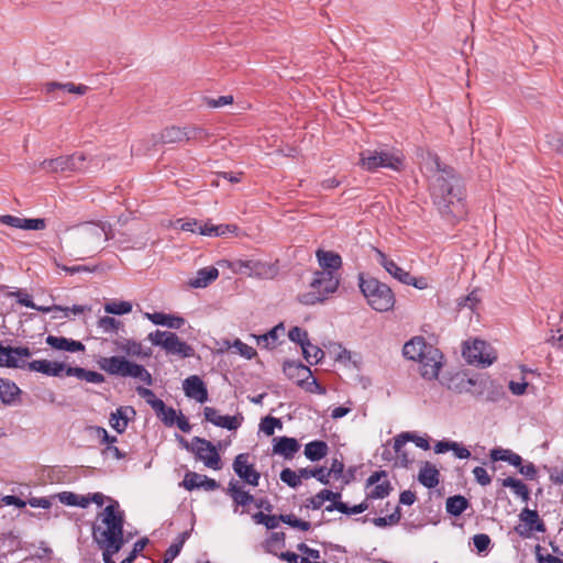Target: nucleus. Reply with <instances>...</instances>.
<instances>
[{
	"instance_id": "obj_47",
	"label": "nucleus",
	"mask_w": 563,
	"mask_h": 563,
	"mask_svg": "<svg viewBox=\"0 0 563 563\" xmlns=\"http://www.w3.org/2000/svg\"><path fill=\"white\" fill-rule=\"evenodd\" d=\"M284 332L283 324H278L274 327L269 332L263 335H253L256 339V342L258 345H263L265 347H268L271 344H275V342L278 340L279 334Z\"/></svg>"
},
{
	"instance_id": "obj_27",
	"label": "nucleus",
	"mask_w": 563,
	"mask_h": 563,
	"mask_svg": "<svg viewBox=\"0 0 563 563\" xmlns=\"http://www.w3.org/2000/svg\"><path fill=\"white\" fill-rule=\"evenodd\" d=\"M191 135L186 129L169 126L164 129L155 140V143L173 144L184 140H190Z\"/></svg>"
},
{
	"instance_id": "obj_41",
	"label": "nucleus",
	"mask_w": 563,
	"mask_h": 563,
	"mask_svg": "<svg viewBox=\"0 0 563 563\" xmlns=\"http://www.w3.org/2000/svg\"><path fill=\"white\" fill-rule=\"evenodd\" d=\"M47 92H52L55 89H63L69 93L85 95L88 91V87L85 85H75L74 82H48L45 86Z\"/></svg>"
},
{
	"instance_id": "obj_56",
	"label": "nucleus",
	"mask_w": 563,
	"mask_h": 563,
	"mask_svg": "<svg viewBox=\"0 0 563 563\" xmlns=\"http://www.w3.org/2000/svg\"><path fill=\"white\" fill-rule=\"evenodd\" d=\"M121 322L112 317H102L98 320V327L104 333H111L119 329Z\"/></svg>"
},
{
	"instance_id": "obj_63",
	"label": "nucleus",
	"mask_w": 563,
	"mask_h": 563,
	"mask_svg": "<svg viewBox=\"0 0 563 563\" xmlns=\"http://www.w3.org/2000/svg\"><path fill=\"white\" fill-rule=\"evenodd\" d=\"M473 543L478 552H484L490 544V538L484 533L475 534L473 538Z\"/></svg>"
},
{
	"instance_id": "obj_30",
	"label": "nucleus",
	"mask_w": 563,
	"mask_h": 563,
	"mask_svg": "<svg viewBox=\"0 0 563 563\" xmlns=\"http://www.w3.org/2000/svg\"><path fill=\"white\" fill-rule=\"evenodd\" d=\"M316 256L319 265L324 269L323 272H335L342 265L341 256L332 251L318 250Z\"/></svg>"
},
{
	"instance_id": "obj_53",
	"label": "nucleus",
	"mask_w": 563,
	"mask_h": 563,
	"mask_svg": "<svg viewBox=\"0 0 563 563\" xmlns=\"http://www.w3.org/2000/svg\"><path fill=\"white\" fill-rule=\"evenodd\" d=\"M280 479L288 486L296 488L301 484L300 475L290 468H284L280 473Z\"/></svg>"
},
{
	"instance_id": "obj_19",
	"label": "nucleus",
	"mask_w": 563,
	"mask_h": 563,
	"mask_svg": "<svg viewBox=\"0 0 563 563\" xmlns=\"http://www.w3.org/2000/svg\"><path fill=\"white\" fill-rule=\"evenodd\" d=\"M184 391L187 397L203 404L208 400V390L200 377L192 375L184 380Z\"/></svg>"
},
{
	"instance_id": "obj_57",
	"label": "nucleus",
	"mask_w": 563,
	"mask_h": 563,
	"mask_svg": "<svg viewBox=\"0 0 563 563\" xmlns=\"http://www.w3.org/2000/svg\"><path fill=\"white\" fill-rule=\"evenodd\" d=\"M277 427L282 428V422L279 419L274 417L264 418L260 424L261 431H263L266 435H273L275 428Z\"/></svg>"
},
{
	"instance_id": "obj_8",
	"label": "nucleus",
	"mask_w": 563,
	"mask_h": 563,
	"mask_svg": "<svg viewBox=\"0 0 563 563\" xmlns=\"http://www.w3.org/2000/svg\"><path fill=\"white\" fill-rule=\"evenodd\" d=\"M147 339L152 344L164 349L167 354L177 355L183 358L191 357L195 354L194 349L181 341L174 332L156 330L151 332Z\"/></svg>"
},
{
	"instance_id": "obj_12",
	"label": "nucleus",
	"mask_w": 563,
	"mask_h": 563,
	"mask_svg": "<svg viewBox=\"0 0 563 563\" xmlns=\"http://www.w3.org/2000/svg\"><path fill=\"white\" fill-rule=\"evenodd\" d=\"M442 354L441 352L434 347L430 346L423 357H420L417 362H419V372L420 375L426 379H435L439 375L440 368L442 366Z\"/></svg>"
},
{
	"instance_id": "obj_1",
	"label": "nucleus",
	"mask_w": 563,
	"mask_h": 563,
	"mask_svg": "<svg viewBox=\"0 0 563 563\" xmlns=\"http://www.w3.org/2000/svg\"><path fill=\"white\" fill-rule=\"evenodd\" d=\"M420 168L431 181V195L439 210L454 217L462 216L463 186L452 168L441 166L437 155L422 152Z\"/></svg>"
},
{
	"instance_id": "obj_16",
	"label": "nucleus",
	"mask_w": 563,
	"mask_h": 563,
	"mask_svg": "<svg viewBox=\"0 0 563 563\" xmlns=\"http://www.w3.org/2000/svg\"><path fill=\"white\" fill-rule=\"evenodd\" d=\"M32 355L29 347H5L0 345V366L20 367Z\"/></svg>"
},
{
	"instance_id": "obj_52",
	"label": "nucleus",
	"mask_w": 563,
	"mask_h": 563,
	"mask_svg": "<svg viewBox=\"0 0 563 563\" xmlns=\"http://www.w3.org/2000/svg\"><path fill=\"white\" fill-rule=\"evenodd\" d=\"M155 413L167 427H173L176 422L177 416L179 415L174 408L166 407L165 404L163 410H156Z\"/></svg>"
},
{
	"instance_id": "obj_36",
	"label": "nucleus",
	"mask_w": 563,
	"mask_h": 563,
	"mask_svg": "<svg viewBox=\"0 0 563 563\" xmlns=\"http://www.w3.org/2000/svg\"><path fill=\"white\" fill-rule=\"evenodd\" d=\"M145 316L154 324L165 325L169 329H179L185 322L180 317H175L163 312L146 313Z\"/></svg>"
},
{
	"instance_id": "obj_35",
	"label": "nucleus",
	"mask_w": 563,
	"mask_h": 563,
	"mask_svg": "<svg viewBox=\"0 0 563 563\" xmlns=\"http://www.w3.org/2000/svg\"><path fill=\"white\" fill-rule=\"evenodd\" d=\"M228 494L236 506H246L254 500V497L249 492H245L242 485L235 479L229 483Z\"/></svg>"
},
{
	"instance_id": "obj_59",
	"label": "nucleus",
	"mask_w": 563,
	"mask_h": 563,
	"mask_svg": "<svg viewBox=\"0 0 563 563\" xmlns=\"http://www.w3.org/2000/svg\"><path fill=\"white\" fill-rule=\"evenodd\" d=\"M400 520V510L397 508L391 515L387 517H378L374 519V525L379 528H384L386 526H393L398 523Z\"/></svg>"
},
{
	"instance_id": "obj_11",
	"label": "nucleus",
	"mask_w": 563,
	"mask_h": 563,
	"mask_svg": "<svg viewBox=\"0 0 563 563\" xmlns=\"http://www.w3.org/2000/svg\"><path fill=\"white\" fill-rule=\"evenodd\" d=\"M186 449L191 450L196 457L205 463V465L212 470L221 468V460L214 445L199 437H195L191 444L185 443Z\"/></svg>"
},
{
	"instance_id": "obj_10",
	"label": "nucleus",
	"mask_w": 563,
	"mask_h": 563,
	"mask_svg": "<svg viewBox=\"0 0 563 563\" xmlns=\"http://www.w3.org/2000/svg\"><path fill=\"white\" fill-rule=\"evenodd\" d=\"M494 387V382L486 375H475L472 377L461 376L457 391L467 393L475 397H486V399H494L490 396V390H493Z\"/></svg>"
},
{
	"instance_id": "obj_50",
	"label": "nucleus",
	"mask_w": 563,
	"mask_h": 563,
	"mask_svg": "<svg viewBox=\"0 0 563 563\" xmlns=\"http://www.w3.org/2000/svg\"><path fill=\"white\" fill-rule=\"evenodd\" d=\"M225 345L230 349L233 347L236 353H239L242 357L246 360H251L256 355L255 349L252 346L245 344L241 340L236 339L233 341L232 344H230L229 341L225 342Z\"/></svg>"
},
{
	"instance_id": "obj_37",
	"label": "nucleus",
	"mask_w": 563,
	"mask_h": 563,
	"mask_svg": "<svg viewBox=\"0 0 563 563\" xmlns=\"http://www.w3.org/2000/svg\"><path fill=\"white\" fill-rule=\"evenodd\" d=\"M489 456H490L492 461H494V462L504 461V462H508L510 465H514V466H520L521 462H522V459L520 455H518L517 453H514L511 450H508V449H501V448L493 449L489 453Z\"/></svg>"
},
{
	"instance_id": "obj_7",
	"label": "nucleus",
	"mask_w": 563,
	"mask_h": 563,
	"mask_svg": "<svg viewBox=\"0 0 563 563\" xmlns=\"http://www.w3.org/2000/svg\"><path fill=\"white\" fill-rule=\"evenodd\" d=\"M340 284L339 277L333 272H316L310 283L311 291L301 295L303 305H314L324 301L330 294L336 291Z\"/></svg>"
},
{
	"instance_id": "obj_40",
	"label": "nucleus",
	"mask_w": 563,
	"mask_h": 563,
	"mask_svg": "<svg viewBox=\"0 0 563 563\" xmlns=\"http://www.w3.org/2000/svg\"><path fill=\"white\" fill-rule=\"evenodd\" d=\"M520 520L529 526V530L543 532L545 530L544 523L540 521L539 515L536 510L528 508L523 509L520 514Z\"/></svg>"
},
{
	"instance_id": "obj_6",
	"label": "nucleus",
	"mask_w": 563,
	"mask_h": 563,
	"mask_svg": "<svg viewBox=\"0 0 563 563\" xmlns=\"http://www.w3.org/2000/svg\"><path fill=\"white\" fill-rule=\"evenodd\" d=\"M360 166L367 172H375L378 168L399 172L404 168V156L396 150H365L360 154Z\"/></svg>"
},
{
	"instance_id": "obj_55",
	"label": "nucleus",
	"mask_w": 563,
	"mask_h": 563,
	"mask_svg": "<svg viewBox=\"0 0 563 563\" xmlns=\"http://www.w3.org/2000/svg\"><path fill=\"white\" fill-rule=\"evenodd\" d=\"M280 521L287 523L294 528L307 531L310 529V522L298 519L294 515H282L279 516Z\"/></svg>"
},
{
	"instance_id": "obj_9",
	"label": "nucleus",
	"mask_w": 563,
	"mask_h": 563,
	"mask_svg": "<svg viewBox=\"0 0 563 563\" xmlns=\"http://www.w3.org/2000/svg\"><path fill=\"white\" fill-rule=\"evenodd\" d=\"M463 356L470 364H476L481 366H489L497 358L494 349L482 340L465 342L463 347Z\"/></svg>"
},
{
	"instance_id": "obj_26",
	"label": "nucleus",
	"mask_w": 563,
	"mask_h": 563,
	"mask_svg": "<svg viewBox=\"0 0 563 563\" xmlns=\"http://www.w3.org/2000/svg\"><path fill=\"white\" fill-rule=\"evenodd\" d=\"M135 416L132 407H120L111 413L109 423L119 433H122L130 421Z\"/></svg>"
},
{
	"instance_id": "obj_3",
	"label": "nucleus",
	"mask_w": 563,
	"mask_h": 563,
	"mask_svg": "<svg viewBox=\"0 0 563 563\" xmlns=\"http://www.w3.org/2000/svg\"><path fill=\"white\" fill-rule=\"evenodd\" d=\"M124 515L115 500L100 511L92 526V538L98 545H109L114 549L123 547Z\"/></svg>"
},
{
	"instance_id": "obj_33",
	"label": "nucleus",
	"mask_w": 563,
	"mask_h": 563,
	"mask_svg": "<svg viewBox=\"0 0 563 563\" xmlns=\"http://www.w3.org/2000/svg\"><path fill=\"white\" fill-rule=\"evenodd\" d=\"M411 439V434L408 432L401 433L397 435L394 440V451L396 453V464L400 466H408L410 463L409 454L406 451L405 446L407 442Z\"/></svg>"
},
{
	"instance_id": "obj_45",
	"label": "nucleus",
	"mask_w": 563,
	"mask_h": 563,
	"mask_svg": "<svg viewBox=\"0 0 563 563\" xmlns=\"http://www.w3.org/2000/svg\"><path fill=\"white\" fill-rule=\"evenodd\" d=\"M503 486L511 488L518 497L522 498V500H528L529 490L521 481L514 477H507L503 481Z\"/></svg>"
},
{
	"instance_id": "obj_58",
	"label": "nucleus",
	"mask_w": 563,
	"mask_h": 563,
	"mask_svg": "<svg viewBox=\"0 0 563 563\" xmlns=\"http://www.w3.org/2000/svg\"><path fill=\"white\" fill-rule=\"evenodd\" d=\"M253 519L256 523L264 525L267 529H275L280 521L279 517L265 515L263 512H257L253 516Z\"/></svg>"
},
{
	"instance_id": "obj_32",
	"label": "nucleus",
	"mask_w": 563,
	"mask_h": 563,
	"mask_svg": "<svg viewBox=\"0 0 563 563\" xmlns=\"http://www.w3.org/2000/svg\"><path fill=\"white\" fill-rule=\"evenodd\" d=\"M439 471L430 462H423L419 474L418 481L428 488H434L439 484Z\"/></svg>"
},
{
	"instance_id": "obj_43",
	"label": "nucleus",
	"mask_w": 563,
	"mask_h": 563,
	"mask_svg": "<svg viewBox=\"0 0 563 563\" xmlns=\"http://www.w3.org/2000/svg\"><path fill=\"white\" fill-rule=\"evenodd\" d=\"M445 506L449 514L460 516L468 507V501L465 497L456 495L449 497Z\"/></svg>"
},
{
	"instance_id": "obj_18",
	"label": "nucleus",
	"mask_w": 563,
	"mask_h": 563,
	"mask_svg": "<svg viewBox=\"0 0 563 563\" xmlns=\"http://www.w3.org/2000/svg\"><path fill=\"white\" fill-rule=\"evenodd\" d=\"M115 349L131 357H148L151 350H144L141 342L128 338H118L113 341Z\"/></svg>"
},
{
	"instance_id": "obj_15",
	"label": "nucleus",
	"mask_w": 563,
	"mask_h": 563,
	"mask_svg": "<svg viewBox=\"0 0 563 563\" xmlns=\"http://www.w3.org/2000/svg\"><path fill=\"white\" fill-rule=\"evenodd\" d=\"M368 498L382 499L389 495L391 486L385 472L373 473L366 482Z\"/></svg>"
},
{
	"instance_id": "obj_28",
	"label": "nucleus",
	"mask_w": 563,
	"mask_h": 563,
	"mask_svg": "<svg viewBox=\"0 0 563 563\" xmlns=\"http://www.w3.org/2000/svg\"><path fill=\"white\" fill-rule=\"evenodd\" d=\"M29 368L48 376H60L65 369L64 364L47 360H35L29 364Z\"/></svg>"
},
{
	"instance_id": "obj_39",
	"label": "nucleus",
	"mask_w": 563,
	"mask_h": 563,
	"mask_svg": "<svg viewBox=\"0 0 563 563\" xmlns=\"http://www.w3.org/2000/svg\"><path fill=\"white\" fill-rule=\"evenodd\" d=\"M328 444L323 441H312L306 444L305 455L310 461H319L328 453Z\"/></svg>"
},
{
	"instance_id": "obj_61",
	"label": "nucleus",
	"mask_w": 563,
	"mask_h": 563,
	"mask_svg": "<svg viewBox=\"0 0 563 563\" xmlns=\"http://www.w3.org/2000/svg\"><path fill=\"white\" fill-rule=\"evenodd\" d=\"M473 475L476 482L482 486H487L492 482V477L488 475L487 471L482 466H476L473 470Z\"/></svg>"
},
{
	"instance_id": "obj_14",
	"label": "nucleus",
	"mask_w": 563,
	"mask_h": 563,
	"mask_svg": "<svg viewBox=\"0 0 563 563\" xmlns=\"http://www.w3.org/2000/svg\"><path fill=\"white\" fill-rule=\"evenodd\" d=\"M249 459L247 453L236 455L233 462V470L246 484L257 486L261 475L254 465L249 462Z\"/></svg>"
},
{
	"instance_id": "obj_13",
	"label": "nucleus",
	"mask_w": 563,
	"mask_h": 563,
	"mask_svg": "<svg viewBox=\"0 0 563 563\" xmlns=\"http://www.w3.org/2000/svg\"><path fill=\"white\" fill-rule=\"evenodd\" d=\"M52 498L58 499L62 504L67 506H78L81 508L88 507L90 503L102 506L107 497L102 493H95L92 495H78L73 492H62L53 495Z\"/></svg>"
},
{
	"instance_id": "obj_34",
	"label": "nucleus",
	"mask_w": 563,
	"mask_h": 563,
	"mask_svg": "<svg viewBox=\"0 0 563 563\" xmlns=\"http://www.w3.org/2000/svg\"><path fill=\"white\" fill-rule=\"evenodd\" d=\"M238 227L235 224H211L205 223L203 225H199L198 232L201 235L206 236H224L229 233L236 234Z\"/></svg>"
},
{
	"instance_id": "obj_48",
	"label": "nucleus",
	"mask_w": 563,
	"mask_h": 563,
	"mask_svg": "<svg viewBox=\"0 0 563 563\" xmlns=\"http://www.w3.org/2000/svg\"><path fill=\"white\" fill-rule=\"evenodd\" d=\"M136 391L142 398L145 399V401L152 407L154 411L163 410L164 401L156 398L155 394L151 389L145 387H137Z\"/></svg>"
},
{
	"instance_id": "obj_60",
	"label": "nucleus",
	"mask_w": 563,
	"mask_h": 563,
	"mask_svg": "<svg viewBox=\"0 0 563 563\" xmlns=\"http://www.w3.org/2000/svg\"><path fill=\"white\" fill-rule=\"evenodd\" d=\"M288 338L290 341L300 344L301 349H303V344L309 341L307 331L299 327L291 328L288 332Z\"/></svg>"
},
{
	"instance_id": "obj_44",
	"label": "nucleus",
	"mask_w": 563,
	"mask_h": 563,
	"mask_svg": "<svg viewBox=\"0 0 563 563\" xmlns=\"http://www.w3.org/2000/svg\"><path fill=\"white\" fill-rule=\"evenodd\" d=\"M302 354L305 360L311 365L319 363L324 356V352L310 341L303 344Z\"/></svg>"
},
{
	"instance_id": "obj_25",
	"label": "nucleus",
	"mask_w": 563,
	"mask_h": 563,
	"mask_svg": "<svg viewBox=\"0 0 563 563\" xmlns=\"http://www.w3.org/2000/svg\"><path fill=\"white\" fill-rule=\"evenodd\" d=\"M430 346L423 338L415 336L404 345L402 353L406 358L418 361L423 357Z\"/></svg>"
},
{
	"instance_id": "obj_42",
	"label": "nucleus",
	"mask_w": 563,
	"mask_h": 563,
	"mask_svg": "<svg viewBox=\"0 0 563 563\" xmlns=\"http://www.w3.org/2000/svg\"><path fill=\"white\" fill-rule=\"evenodd\" d=\"M341 497L340 493H334L332 490L322 489L316 496L309 499L308 507L312 509H319L323 506L324 501H335Z\"/></svg>"
},
{
	"instance_id": "obj_64",
	"label": "nucleus",
	"mask_w": 563,
	"mask_h": 563,
	"mask_svg": "<svg viewBox=\"0 0 563 563\" xmlns=\"http://www.w3.org/2000/svg\"><path fill=\"white\" fill-rule=\"evenodd\" d=\"M183 542L172 544L165 552L163 563H172L179 554Z\"/></svg>"
},
{
	"instance_id": "obj_2",
	"label": "nucleus",
	"mask_w": 563,
	"mask_h": 563,
	"mask_svg": "<svg viewBox=\"0 0 563 563\" xmlns=\"http://www.w3.org/2000/svg\"><path fill=\"white\" fill-rule=\"evenodd\" d=\"M113 239L112 225L108 222H85L66 231L62 250L78 261L93 257L102 250L103 242Z\"/></svg>"
},
{
	"instance_id": "obj_31",
	"label": "nucleus",
	"mask_w": 563,
	"mask_h": 563,
	"mask_svg": "<svg viewBox=\"0 0 563 563\" xmlns=\"http://www.w3.org/2000/svg\"><path fill=\"white\" fill-rule=\"evenodd\" d=\"M274 441L273 452L286 459L292 457L299 450V444L294 438L282 437L274 439Z\"/></svg>"
},
{
	"instance_id": "obj_21",
	"label": "nucleus",
	"mask_w": 563,
	"mask_h": 563,
	"mask_svg": "<svg viewBox=\"0 0 563 563\" xmlns=\"http://www.w3.org/2000/svg\"><path fill=\"white\" fill-rule=\"evenodd\" d=\"M283 371L289 379L296 380L298 385H303L305 382L311 377L309 367L294 361H286Z\"/></svg>"
},
{
	"instance_id": "obj_51",
	"label": "nucleus",
	"mask_w": 563,
	"mask_h": 563,
	"mask_svg": "<svg viewBox=\"0 0 563 563\" xmlns=\"http://www.w3.org/2000/svg\"><path fill=\"white\" fill-rule=\"evenodd\" d=\"M254 260H236L230 264L231 269L236 274L252 277Z\"/></svg>"
},
{
	"instance_id": "obj_22",
	"label": "nucleus",
	"mask_w": 563,
	"mask_h": 563,
	"mask_svg": "<svg viewBox=\"0 0 563 563\" xmlns=\"http://www.w3.org/2000/svg\"><path fill=\"white\" fill-rule=\"evenodd\" d=\"M377 262L388 272L394 278L405 284L410 282V274L399 267L394 261L389 260L382 251L375 250Z\"/></svg>"
},
{
	"instance_id": "obj_54",
	"label": "nucleus",
	"mask_w": 563,
	"mask_h": 563,
	"mask_svg": "<svg viewBox=\"0 0 563 563\" xmlns=\"http://www.w3.org/2000/svg\"><path fill=\"white\" fill-rule=\"evenodd\" d=\"M549 147L563 155V133H551L545 136Z\"/></svg>"
},
{
	"instance_id": "obj_23",
	"label": "nucleus",
	"mask_w": 563,
	"mask_h": 563,
	"mask_svg": "<svg viewBox=\"0 0 563 563\" xmlns=\"http://www.w3.org/2000/svg\"><path fill=\"white\" fill-rule=\"evenodd\" d=\"M45 342L52 349L57 351H66L73 353L85 351V345L81 342L65 336L47 335Z\"/></svg>"
},
{
	"instance_id": "obj_20",
	"label": "nucleus",
	"mask_w": 563,
	"mask_h": 563,
	"mask_svg": "<svg viewBox=\"0 0 563 563\" xmlns=\"http://www.w3.org/2000/svg\"><path fill=\"white\" fill-rule=\"evenodd\" d=\"M203 415L207 421L228 430H235L240 426V421L236 417L222 416L212 407H205Z\"/></svg>"
},
{
	"instance_id": "obj_24",
	"label": "nucleus",
	"mask_w": 563,
	"mask_h": 563,
	"mask_svg": "<svg viewBox=\"0 0 563 563\" xmlns=\"http://www.w3.org/2000/svg\"><path fill=\"white\" fill-rule=\"evenodd\" d=\"M183 486L188 489L192 490L195 488H205L206 490H214L219 487V484L212 479L207 477L206 475H200L197 473H187L184 481Z\"/></svg>"
},
{
	"instance_id": "obj_4",
	"label": "nucleus",
	"mask_w": 563,
	"mask_h": 563,
	"mask_svg": "<svg viewBox=\"0 0 563 563\" xmlns=\"http://www.w3.org/2000/svg\"><path fill=\"white\" fill-rule=\"evenodd\" d=\"M99 366L110 375L136 378L148 386L153 384L150 372L143 365L136 364L125 356L115 355L101 357Z\"/></svg>"
},
{
	"instance_id": "obj_46",
	"label": "nucleus",
	"mask_w": 563,
	"mask_h": 563,
	"mask_svg": "<svg viewBox=\"0 0 563 563\" xmlns=\"http://www.w3.org/2000/svg\"><path fill=\"white\" fill-rule=\"evenodd\" d=\"M275 274L276 268L273 265L260 261L253 262L252 277L273 278Z\"/></svg>"
},
{
	"instance_id": "obj_29",
	"label": "nucleus",
	"mask_w": 563,
	"mask_h": 563,
	"mask_svg": "<svg viewBox=\"0 0 563 563\" xmlns=\"http://www.w3.org/2000/svg\"><path fill=\"white\" fill-rule=\"evenodd\" d=\"M219 277V271L216 267H205L196 273V276L188 280L191 288H205Z\"/></svg>"
},
{
	"instance_id": "obj_5",
	"label": "nucleus",
	"mask_w": 563,
	"mask_h": 563,
	"mask_svg": "<svg viewBox=\"0 0 563 563\" xmlns=\"http://www.w3.org/2000/svg\"><path fill=\"white\" fill-rule=\"evenodd\" d=\"M360 289L367 300V303L376 311L390 310L395 305L393 290L386 284L376 278H364L360 275Z\"/></svg>"
},
{
	"instance_id": "obj_38",
	"label": "nucleus",
	"mask_w": 563,
	"mask_h": 563,
	"mask_svg": "<svg viewBox=\"0 0 563 563\" xmlns=\"http://www.w3.org/2000/svg\"><path fill=\"white\" fill-rule=\"evenodd\" d=\"M20 394L19 387L8 379H3L0 386V401L3 405H12Z\"/></svg>"
},
{
	"instance_id": "obj_62",
	"label": "nucleus",
	"mask_w": 563,
	"mask_h": 563,
	"mask_svg": "<svg viewBox=\"0 0 563 563\" xmlns=\"http://www.w3.org/2000/svg\"><path fill=\"white\" fill-rule=\"evenodd\" d=\"M46 223L44 219H26L23 218L22 229L23 230H44Z\"/></svg>"
},
{
	"instance_id": "obj_49",
	"label": "nucleus",
	"mask_w": 563,
	"mask_h": 563,
	"mask_svg": "<svg viewBox=\"0 0 563 563\" xmlns=\"http://www.w3.org/2000/svg\"><path fill=\"white\" fill-rule=\"evenodd\" d=\"M104 311L110 314H126L132 311V303L129 301H111L104 305Z\"/></svg>"
},
{
	"instance_id": "obj_17",
	"label": "nucleus",
	"mask_w": 563,
	"mask_h": 563,
	"mask_svg": "<svg viewBox=\"0 0 563 563\" xmlns=\"http://www.w3.org/2000/svg\"><path fill=\"white\" fill-rule=\"evenodd\" d=\"M76 159H82L81 156H59L54 159H45L41 163V168L47 173L78 172L80 165H76Z\"/></svg>"
}]
</instances>
